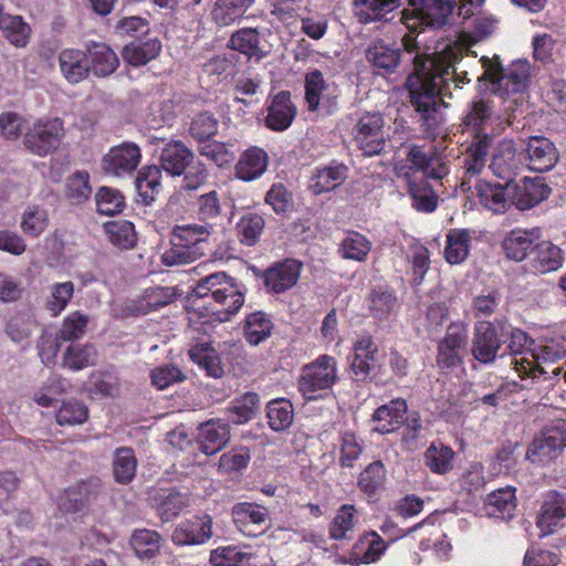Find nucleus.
Wrapping results in <instances>:
<instances>
[{
    "mask_svg": "<svg viewBox=\"0 0 566 566\" xmlns=\"http://www.w3.org/2000/svg\"><path fill=\"white\" fill-rule=\"evenodd\" d=\"M502 343L501 335L493 323L480 322L475 326L471 354L478 361L490 364L495 360Z\"/></svg>",
    "mask_w": 566,
    "mask_h": 566,
    "instance_id": "9b49d317",
    "label": "nucleus"
},
{
    "mask_svg": "<svg viewBox=\"0 0 566 566\" xmlns=\"http://www.w3.org/2000/svg\"><path fill=\"white\" fill-rule=\"evenodd\" d=\"M365 56L379 73L394 74L402 65L411 63L413 65V71L409 75L411 76L416 75V56H428V54L420 52L415 38L405 34L400 43L387 42L384 39L374 40L366 49Z\"/></svg>",
    "mask_w": 566,
    "mask_h": 566,
    "instance_id": "f03ea898",
    "label": "nucleus"
},
{
    "mask_svg": "<svg viewBox=\"0 0 566 566\" xmlns=\"http://www.w3.org/2000/svg\"><path fill=\"white\" fill-rule=\"evenodd\" d=\"M471 233L467 229H451L447 234L444 258L448 263L461 264L469 255Z\"/></svg>",
    "mask_w": 566,
    "mask_h": 566,
    "instance_id": "e433bc0d",
    "label": "nucleus"
},
{
    "mask_svg": "<svg viewBox=\"0 0 566 566\" xmlns=\"http://www.w3.org/2000/svg\"><path fill=\"white\" fill-rule=\"evenodd\" d=\"M482 507L480 513L490 517L509 520L516 509V497H479Z\"/></svg>",
    "mask_w": 566,
    "mask_h": 566,
    "instance_id": "4d7b16f0",
    "label": "nucleus"
},
{
    "mask_svg": "<svg viewBox=\"0 0 566 566\" xmlns=\"http://www.w3.org/2000/svg\"><path fill=\"white\" fill-rule=\"evenodd\" d=\"M92 193L90 175L87 171H76L70 176L64 186V196L72 205H82Z\"/></svg>",
    "mask_w": 566,
    "mask_h": 566,
    "instance_id": "de8ad7c7",
    "label": "nucleus"
},
{
    "mask_svg": "<svg viewBox=\"0 0 566 566\" xmlns=\"http://www.w3.org/2000/svg\"><path fill=\"white\" fill-rule=\"evenodd\" d=\"M95 202L98 213L114 216L122 211L124 197L115 189L102 187L95 195Z\"/></svg>",
    "mask_w": 566,
    "mask_h": 566,
    "instance_id": "e2e57ef3",
    "label": "nucleus"
},
{
    "mask_svg": "<svg viewBox=\"0 0 566 566\" xmlns=\"http://www.w3.org/2000/svg\"><path fill=\"white\" fill-rule=\"evenodd\" d=\"M496 20L491 17H476L472 32H461L457 40L462 46H474L478 42L490 36L495 30Z\"/></svg>",
    "mask_w": 566,
    "mask_h": 566,
    "instance_id": "680f3d73",
    "label": "nucleus"
},
{
    "mask_svg": "<svg viewBox=\"0 0 566 566\" xmlns=\"http://www.w3.org/2000/svg\"><path fill=\"white\" fill-rule=\"evenodd\" d=\"M48 212L36 206L29 207L22 217V231L30 237L40 235L48 227Z\"/></svg>",
    "mask_w": 566,
    "mask_h": 566,
    "instance_id": "338daca9",
    "label": "nucleus"
},
{
    "mask_svg": "<svg viewBox=\"0 0 566 566\" xmlns=\"http://www.w3.org/2000/svg\"><path fill=\"white\" fill-rule=\"evenodd\" d=\"M566 516V497H553L542 506L537 518V526L542 530V537L553 532L557 521Z\"/></svg>",
    "mask_w": 566,
    "mask_h": 566,
    "instance_id": "09e8293b",
    "label": "nucleus"
},
{
    "mask_svg": "<svg viewBox=\"0 0 566 566\" xmlns=\"http://www.w3.org/2000/svg\"><path fill=\"white\" fill-rule=\"evenodd\" d=\"M212 231L213 224L211 222H205L203 224L191 223L186 226H176L172 234L174 240L181 241L189 247L203 249L202 244L208 240Z\"/></svg>",
    "mask_w": 566,
    "mask_h": 566,
    "instance_id": "49530a36",
    "label": "nucleus"
},
{
    "mask_svg": "<svg viewBox=\"0 0 566 566\" xmlns=\"http://www.w3.org/2000/svg\"><path fill=\"white\" fill-rule=\"evenodd\" d=\"M493 143L485 136L482 139L471 140L467 147V155L463 161L465 179L478 176L486 164V158Z\"/></svg>",
    "mask_w": 566,
    "mask_h": 566,
    "instance_id": "f704fd0d",
    "label": "nucleus"
},
{
    "mask_svg": "<svg viewBox=\"0 0 566 566\" xmlns=\"http://www.w3.org/2000/svg\"><path fill=\"white\" fill-rule=\"evenodd\" d=\"M230 426L221 419H211L198 428L199 450L212 455L222 450L230 441Z\"/></svg>",
    "mask_w": 566,
    "mask_h": 566,
    "instance_id": "ddd939ff",
    "label": "nucleus"
},
{
    "mask_svg": "<svg viewBox=\"0 0 566 566\" xmlns=\"http://www.w3.org/2000/svg\"><path fill=\"white\" fill-rule=\"evenodd\" d=\"M137 459L130 448H118L114 452L113 474L117 483L128 484L135 476Z\"/></svg>",
    "mask_w": 566,
    "mask_h": 566,
    "instance_id": "a18cd8bd",
    "label": "nucleus"
},
{
    "mask_svg": "<svg viewBox=\"0 0 566 566\" xmlns=\"http://www.w3.org/2000/svg\"><path fill=\"white\" fill-rule=\"evenodd\" d=\"M88 418L87 407L77 400L65 401L56 413V421L59 424L75 426L84 423Z\"/></svg>",
    "mask_w": 566,
    "mask_h": 566,
    "instance_id": "69168bd1",
    "label": "nucleus"
},
{
    "mask_svg": "<svg viewBox=\"0 0 566 566\" xmlns=\"http://www.w3.org/2000/svg\"><path fill=\"white\" fill-rule=\"evenodd\" d=\"M232 515L234 523L241 532L253 535L254 531L250 530V526L265 524L269 511L255 503H239L233 507Z\"/></svg>",
    "mask_w": 566,
    "mask_h": 566,
    "instance_id": "7c9ffc66",
    "label": "nucleus"
},
{
    "mask_svg": "<svg viewBox=\"0 0 566 566\" xmlns=\"http://www.w3.org/2000/svg\"><path fill=\"white\" fill-rule=\"evenodd\" d=\"M562 250L549 241L536 243L533 250L532 268L538 273L558 270L563 264Z\"/></svg>",
    "mask_w": 566,
    "mask_h": 566,
    "instance_id": "c756f323",
    "label": "nucleus"
},
{
    "mask_svg": "<svg viewBox=\"0 0 566 566\" xmlns=\"http://www.w3.org/2000/svg\"><path fill=\"white\" fill-rule=\"evenodd\" d=\"M268 167V154L258 147L245 150L235 165V176L243 181L259 178Z\"/></svg>",
    "mask_w": 566,
    "mask_h": 566,
    "instance_id": "cd10ccee",
    "label": "nucleus"
},
{
    "mask_svg": "<svg viewBox=\"0 0 566 566\" xmlns=\"http://www.w3.org/2000/svg\"><path fill=\"white\" fill-rule=\"evenodd\" d=\"M254 0H217L211 11L213 21L221 27L242 19Z\"/></svg>",
    "mask_w": 566,
    "mask_h": 566,
    "instance_id": "72a5a7b5",
    "label": "nucleus"
},
{
    "mask_svg": "<svg viewBox=\"0 0 566 566\" xmlns=\"http://www.w3.org/2000/svg\"><path fill=\"white\" fill-rule=\"evenodd\" d=\"M551 188L538 180H525L522 186L511 182V203L520 210L531 209L547 199Z\"/></svg>",
    "mask_w": 566,
    "mask_h": 566,
    "instance_id": "aec40b11",
    "label": "nucleus"
},
{
    "mask_svg": "<svg viewBox=\"0 0 566 566\" xmlns=\"http://www.w3.org/2000/svg\"><path fill=\"white\" fill-rule=\"evenodd\" d=\"M233 61L224 55H217L202 64L201 74L211 84H219L234 73Z\"/></svg>",
    "mask_w": 566,
    "mask_h": 566,
    "instance_id": "603ef678",
    "label": "nucleus"
},
{
    "mask_svg": "<svg viewBox=\"0 0 566 566\" xmlns=\"http://www.w3.org/2000/svg\"><path fill=\"white\" fill-rule=\"evenodd\" d=\"M385 481V467L381 461H375L360 473L358 485L364 493L373 494L382 490Z\"/></svg>",
    "mask_w": 566,
    "mask_h": 566,
    "instance_id": "bf43d9fd",
    "label": "nucleus"
},
{
    "mask_svg": "<svg viewBox=\"0 0 566 566\" xmlns=\"http://www.w3.org/2000/svg\"><path fill=\"white\" fill-rule=\"evenodd\" d=\"M411 8L424 14L428 28L440 29L444 27L457 6L455 0H407Z\"/></svg>",
    "mask_w": 566,
    "mask_h": 566,
    "instance_id": "412c9836",
    "label": "nucleus"
},
{
    "mask_svg": "<svg viewBox=\"0 0 566 566\" xmlns=\"http://www.w3.org/2000/svg\"><path fill=\"white\" fill-rule=\"evenodd\" d=\"M298 276L300 264L295 261H286L269 269L264 274V283L268 290L281 293L294 286Z\"/></svg>",
    "mask_w": 566,
    "mask_h": 566,
    "instance_id": "a878e982",
    "label": "nucleus"
},
{
    "mask_svg": "<svg viewBox=\"0 0 566 566\" xmlns=\"http://www.w3.org/2000/svg\"><path fill=\"white\" fill-rule=\"evenodd\" d=\"M88 316L80 312H74L66 316L61 328L56 333V340L74 342L84 336Z\"/></svg>",
    "mask_w": 566,
    "mask_h": 566,
    "instance_id": "6e6d98bb",
    "label": "nucleus"
},
{
    "mask_svg": "<svg viewBox=\"0 0 566 566\" xmlns=\"http://www.w3.org/2000/svg\"><path fill=\"white\" fill-rule=\"evenodd\" d=\"M142 159L140 148L134 143H123L109 148L102 158V169L105 175L124 177L130 175Z\"/></svg>",
    "mask_w": 566,
    "mask_h": 566,
    "instance_id": "1a4fd4ad",
    "label": "nucleus"
},
{
    "mask_svg": "<svg viewBox=\"0 0 566 566\" xmlns=\"http://www.w3.org/2000/svg\"><path fill=\"white\" fill-rule=\"evenodd\" d=\"M500 119L495 112L494 102L485 97H474L468 105V109L461 119L463 133L471 136V140L482 139L485 136L493 143L494 137L503 129L495 123Z\"/></svg>",
    "mask_w": 566,
    "mask_h": 566,
    "instance_id": "7ed1b4c3",
    "label": "nucleus"
},
{
    "mask_svg": "<svg viewBox=\"0 0 566 566\" xmlns=\"http://www.w3.org/2000/svg\"><path fill=\"white\" fill-rule=\"evenodd\" d=\"M193 296L203 300L206 305L212 307L218 300L233 298L232 304L239 305V287L233 279L224 272H216L198 281L193 287Z\"/></svg>",
    "mask_w": 566,
    "mask_h": 566,
    "instance_id": "0eeeda50",
    "label": "nucleus"
},
{
    "mask_svg": "<svg viewBox=\"0 0 566 566\" xmlns=\"http://www.w3.org/2000/svg\"><path fill=\"white\" fill-rule=\"evenodd\" d=\"M260 407V398L255 392H247L235 399L233 406L229 409L232 415L231 420L237 424L250 421Z\"/></svg>",
    "mask_w": 566,
    "mask_h": 566,
    "instance_id": "864d4df0",
    "label": "nucleus"
},
{
    "mask_svg": "<svg viewBox=\"0 0 566 566\" xmlns=\"http://www.w3.org/2000/svg\"><path fill=\"white\" fill-rule=\"evenodd\" d=\"M260 35L254 28H243L234 32L230 40L229 46L237 50L247 56L251 57L258 55L260 49Z\"/></svg>",
    "mask_w": 566,
    "mask_h": 566,
    "instance_id": "052dcab7",
    "label": "nucleus"
},
{
    "mask_svg": "<svg viewBox=\"0 0 566 566\" xmlns=\"http://www.w3.org/2000/svg\"><path fill=\"white\" fill-rule=\"evenodd\" d=\"M531 77V64L526 60H516L504 70L502 95L525 93Z\"/></svg>",
    "mask_w": 566,
    "mask_h": 566,
    "instance_id": "bb28decb",
    "label": "nucleus"
},
{
    "mask_svg": "<svg viewBox=\"0 0 566 566\" xmlns=\"http://www.w3.org/2000/svg\"><path fill=\"white\" fill-rule=\"evenodd\" d=\"M337 379L336 360L328 355H322L302 369L300 390L307 399H315V392L329 389Z\"/></svg>",
    "mask_w": 566,
    "mask_h": 566,
    "instance_id": "39448f33",
    "label": "nucleus"
},
{
    "mask_svg": "<svg viewBox=\"0 0 566 566\" xmlns=\"http://www.w3.org/2000/svg\"><path fill=\"white\" fill-rule=\"evenodd\" d=\"M406 412V400L400 398L378 407L373 415L374 431L381 434L394 432L403 423Z\"/></svg>",
    "mask_w": 566,
    "mask_h": 566,
    "instance_id": "5701e85b",
    "label": "nucleus"
},
{
    "mask_svg": "<svg viewBox=\"0 0 566 566\" xmlns=\"http://www.w3.org/2000/svg\"><path fill=\"white\" fill-rule=\"evenodd\" d=\"M130 545L139 558L150 559L160 548V535L155 531L138 530L132 535Z\"/></svg>",
    "mask_w": 566,
    "mask_h": 566,
    "instance_id": "3c124183",
    "label": "nucleus"
},
{
    "mask_svg": "<svg viewBox=\"0 0 566 566\" xmlns=\"http://www.w3.org/2000/svg\"><path fill=\"white\" fill-rule=\"evenodd\" d=\"M250 557V553L242 552L239 547L230 545L212 549L210 563L213 566H238Z\"/></svg>",
    "mask_w": 566,
    "mask_h": 566,
    "instance_id": "774afa93",
    "label": "nucleus"
},
{
    "mask_svg": "<svg viewBox=\"0 0 566 566\" xmlns=\"http://www.w3.org/2000/svg\"><path fill=\"white\" fill-rule=\"evenodd\" d=\"M212 536V518L205 514L193 516L180 523L172 534V542L177 545H199Z\"/></svg>",
    "mask_w": 566,
    "mask_h": 566,
    "instance_id": "2eb2a0df",
    "label": "nucleus"
},
{
    "mask_svg": "<svg viewBox=\"0 0 566 566\" xmlns=\"http://www.w3.org/2000/svg\"><path fill=\"white\" fill-rule=\"evenodd\" d=\"M566 447V420L556 419L547 424L527 448L525 458L533 464L547 465Z\"/></svg>",
    "mask_w": 566,
    "mask_h": 566,
    "instance_id": "20e7f679",
    "label": "nucleus"
},
{
    "mask_svg": "<svg viewBox=\"0 0 566 566\" xmlns=\"http://www.w3.org/2000/svg\"><path fill=\"white\" fill-rule=\"evenodd\" d=\"M97 357V350L92 344L71 345L63 355V366L72 370H81L94 366Z\"/></svg>",
    "mask_w": 566,
    "mask_h": 566,
    "instance_id": "79ce46f5",
    "label": "nucleus"
},
{
    "mask_svg": "<svg viewBox=\"0 0 566 566\" xmlns=\"http://www.w3.org/2000/svg\"><path fill=\"white\" fill-rule=\"evenodd\" d=\"M191 360L202 368L208 376L219 378L223 374L220 358L209 344H197L189 350Z\"/></svg>",
    "mask_w": 566,
    "mask_h": 566,
    "instance_id": "a19ab883",
    "label": "nucleus"
},
{
    "mask_svg": "<svg viewBox=\"0 0 566 566\" xmlns=\"http://www.w3.org/2000/svg\"><path fill=\"white\" fill-rule=\"evenodd\" d=\"M539 238L537 229L534 230H513L503 241V249L509 259L523 261L531 249L534 250L535 240Z\"/></svg>",
    "mask_w": 566,
    "mask_h": 566,
    "instance_id": "c85d7f7f",
    "label": "nucleus"
},
{
    "mask_svg": "<svg viewBox=\"0 0 566 566\" xmlns=\"http://www.w3.org/2000/svg\"><path fill=\"white\" fill-rule=\"evenodd\" d=\"M264 229V220L255 213L243 216L237 224L238 237L241 243L252 247L256 244Z\"/></svg>",
    "mask_w": 566,
    "mask_h": 566,
    "instance_id": "13d9d810",
    "label": "nucleus"
},
{
    "mask_svg": "<svg viewBox=\"0 0 566 566\" xmlns=\"http://www.w3.org/2000/svg\"><path fill=\"white\" fill-rule=\"evenodd\" d=\"M347 168L344 165L325 167L317 170L311 181V189L315 195L336 189L346 179Z\"/></svg>",
    "mask_w": 566,
    "mask_h": 566,
    "instance_id": "58836bf2",
    "label": "nucleus"
},
{
    "mask_svg": "<svg viewBox=\"0 0 566 566\" xmlns=\"http://www.w3.org/2000/svg\"><path fill=\"white\" fill-rule=\"evenodd\" d=\"M161 52V43L158 39L135 41L127 44L122 52L124 61L132 66H142L155 60Z\"/></svg>",
    "mask_w": 566,
    "mask_h": 566,
    "instance_id": "2f4dec72",
    "label": "nucleus"
},
{
    "mask_svg": "<svg viewBox=\"0 0 566 566\" xmlns=\"http://www.w3.org/2000/svg\"><path fill=\"white\" fill-rule=\"evenodd\" d=\"M64 136L63 123L59 118L38 122L24 136L27 149L38 156H46L56 149Z\"/></svg>",
    "mask_w": 566,
    "mask_h": 566,
    "instance_id": "6e6552de",
    "label": "nucleus"
},
{
    "mask_svg": "<svg viewBox=\"0 0 566 566\" xmlns=\"http://www.w3.org/2000/svg\"><path fill=\"white\" fill-rule=\"evenodd\" d=\"M552 355V346H545L541 356H536L531 349H527L524 352V354H518L521 357L514 356L512 365H514V369L521 378L526 376L537 378V374L548 373L544 365H542L541 359L546 363L548 359H551Z\"/></svg>",
    "mask_w": 566,
    "mask_h": 566,
    "instance_id": "473e14b6",
    "label": "nucleus"
},
{
    "mask_svg": "<svg viewBox=\"0 0 566 566\" xmlns=\"http://www.w3.org/2000/svg\"><path fill=\"white\" fill-rule=\"evenodd\" d=\"M161 168L151 165L143 167L136 177L135 184L142 200L149 205L156 198V196L161 191Z\"/></svg>",
    "mask_w": 566,
    "mask_h": 566,
    "instance_id": "c9c22d12",
    "label": "nucleus"
},
{
    "mask_svg": "<svg viewBox=\"0 0 566 566\" xmlns=\"http://www.w3.org/2000/svg\"><path fill=\"white\" fill-rule=\"evenodd\" d=\"M352 4L359 23H387L401 6V0H353Z\"/></svg>",
    "mask_w": 566,
    "mask_h": 566,
    "instance_id": "4468645a",
    "label": "nucleus"
},
{
    "mask_svg": "<svg viewBox=\"0 0 566 566\" xmlns=\"http://www.w3.org/2000/svg\"><path fill=\"white\" fill-rule=\"evenodd\" d=\"M408 191L412 198V207L418 211L431 212L437 208V196L427 182L409 180Z\"/></svg>",
    "mask_w": 566,
    "mask_h": 566,
    "instance_id": "0e129e2a",
    "label": "nucleus"
},
{
    "mask_svg": "<svg viewBox=\"0 0 566 566\" xmlns=\"http://www.w3.org/2000/svg\"><path fill=\"white\" fill-rule=\"evenodd\" d=\"M206 254L205 249L189 247L181 241L174 240L171 247L161 254V262L167 266L192 263Z\"/></svg>",
    "mask_w": 566,
    "mask_h": 566,
    "instance_id": "37998d69",
    "label": "nucleus"
},
{
    "mask_svg": "<svg viewBox=\"0 0 566 566\" xmlns=\"http://www.w3.org/2000/svg\"><path fill=\"white\" fill-rule=\"evenodd\" d=\"M481 71L478 75V86L483 92H489L493 95H502V82L504 75V67L499 55L481 56Z\"/></svg>",
    "mask_w": 566,
    "mask_h": 566,
    "instance_id": "393cba45",
    "label": "nucleus"
},
{
    "mask_svg": "<svg viewBox=\"0 0 566 566\" xmlns=\"http://www.w3.org/2000/svg\"><path fill=\"white\" fill-rule=\"evenodd\" d=\"M86 55L90 60V70L98 77H106L113 74L118 65L119 60L109 45L102 42H91L86 45Z\"/></svg>",
    "mask_w": 566,
    "mask_h": 566,
    "instance_id": "4be33fe9",
    "label": "nucleus"
},
{
    "mask_svg": "<svg viewBox=\"0 0 566 566\" xmlns=\"http://www.w3.org/2000/svg\"><path fill=\"white\" fill-rule=\"evenodd\" d=\"M454 452L442 442H432L424 452V464L434 473L446 474L453 464Z\"/></svg>",
    "mask_w": 566,
    "mask_h": 566,
    "instance_id": "c03bdc74",
    "label": "nucleus"
},
{
    "mask_svg": "<svg viewBox=\"0 0 566 566\" xmlns=\"http://www.w3.org/2000/svg\"><path fill=\"white\" fill-rule=\"evenodd\" d=\"M0 28L6 38L15 46H25L29 40L30 27L19 15H4L0 20Z\"/></svg>",
    "mask_w": 566,
    "mask_h": 566,
    "instance_id": "5fc2aeb1",
    "label": "nucleus"
},
{
    "mask_svg": "<svg viewBox=\"0 0 566 566\" xmlns=\"http://www.w3.org/2000/svg\"><path fill=\"white\" fill-rule=\"evenodd\" d=\"M467 338L464 325L452 323L448 326L446 336L438 346L437 364L440 368L449 369L462 364Z\"/></svg>",
    "mask_w": 566,
    "mask_h": 566,
    "instance_id": "9d476101",
    "label": "nucleus"
},
{
    "mask_svg": "<svg viewBox=\"0 0 566 566\" xmlns=\"http://www.w3.org/2000/svg\"><path fill=\"white\" fill-rule=\"evenodd\" d=\"M371 242L361 233L350 231L343 239L338 253L345 260L364 262L371 250Z\"/></svg>",
    "mask_w": 566,
    "mask_h": 566,
    "instance_id": "ea45409f",
    "label": "nucleus"
},
{
    "mask_svg": "<svg viewBox=\"0 0 566 566\" xmlns=\"http://www.w3.org/2000/svg\"><path fill=\"white\" fill-rule=\"evenodd\" d=\"M384 119L378 113L363 115L355 127V140L365 156L380 155L387 145Z\"/></svg>",
    "mask_w": 566,
    "mask_h": 566,
    "instance_id": "423d86ee",
    "label": "nucleus"
},
{
    "mask_svg": "<svg viewBox=\"0 0 566 566\" xmlns=\"http://www.w3.org/2000/svg\"><path fill=\"white\" fill-rule=\"evenodd\" d=\"M273 323L263 312H254L247 316L244 337L250 345L256 346L270 337Z\"/></svg>",
    "mask_w": 566,
    "mask_h": 566,
    "instance_id": "4c0bfd02",
    "label": "nucleus"
},
{
    "mask_svg": "<svg viewBox=\"0 0 566 566\" xmlns=\"http://www.w3.org/2000/svg\"><path fill=\"white\" fill-rule=\"evenodd\" d=\"M525 153L528 167L539 172L551 170L559 158L554 143L544 136H531L527 139Z\"/></svg>",
    "mask_w": 566,
    "mask_h": 566,
    "instance_id": "f8f14e48",
    "label": "nucleus"
},
{
    "mask_svg": "<svg viewBox=\"0 0 566 566\" xmlns=\"http://www.w3.org/2000/svg\"><path fill=\"white\" fill-rule=\"evenodd\" d=\"M160 168L171 176H181L193 160V153L180 140H170L160 153Z\"/></svg>",
    "mask_w": 566,
    "mask_h": 566,
    "instance_id": "f3484780",
    "label": "nucleus"
},
{
    "mask_svg": "<svg viewBox=\"0 0 566 566\" xmlns=\"http://www.w3.org/2000/svg\"><path fill=\"white\" fill-rule=\"evenodd\" d=\"M296 115V107L289 91L279 92L272 99L265 118L266 126L276 132L289 128Z\"/></svg>",
    "mask_w": 566,
    "mask_h": 566,
    "instance_id": "a211bd4d",
    "label": "nucleus"
},
{
    "mask_svg": "<svg viewBox=\"0 0 566 566\" xmlns=\"http://www.w3.org/2000/svg\"><path fill=\"white\" fill-rule=\"evenodd\" d=\"M475 193L483 207L495 213H502L511 203V182L505 181V185H500L479 180L475 184Z\"/></svg>",
    "mask_w": 566,
    "mask_h": 566,
    "instance_id": "6ab92c4d",
    "label": "nucleus"
},
{
    "mask_svg": "<svg viewBox=\"0 0 566 566\" xmlns=\"http://www.w3.org/2000/svg\"><path fill=\"white\" fill-rule=\"evenodd\" d=\"M459 41L448 44L432 56H416V75L408 76L406 86L410 103L423 132L434 135L443 124V109L461 90L481 71V57Z\"/></svg>",
    "mask_w": 566,
    "mask_h": 566,
    "instance_id": "f257e3e1",
    "label": "nucleus"
},
{
    "mask_svg": "<svg viewBox=\"0 0 566 566\" xmlns=\"http://www.w3.org/2000/svg\"><path fill=\"white\" fill-rule=\"evenodd\" d=\"M266 416L269 426L274 431H283L287 429L294 417L292 403L286 399H275L268 403Z\"/></svg>",
    "mask_w": 566,
    "mask_h": 566,
    "instance_id": "8fccbe9b",
    "label": "nucleus"
},
{
    "mask_svg": "<svg viewBox=\"0 0 566 566\" xmlns=\"http://www.w3.org/2000/svg\"><path fill=\"white\" fill-rule=\"evenodd\" d=\"M60 70L65 80L77 84L85 80L90 73L86 52L75 49H65L59 55Z\"/></svg>",
    "mask_w": 566,
    "mask_h": 566,
    "instance_id": "b1692460",
    "label": "nucleus"
},
{
    "mask_svg": "<svg viewBox=\"0 0 566 566\" xmlns=\"http://www.w3.org/2000/svg\"><path fill=\"white\" fill-rule=\"evenodd\" d=\"M520 166L521 158L516 153L514 142L512 139L501 140L495 148L490 165L493 174L507 182H512Z\"/></svg>",
    "mask_w": 566,
    "mask_h": 566,
    "instance_id": "dca6fc26",
    "label": "nucleus"
}]
</instances>
